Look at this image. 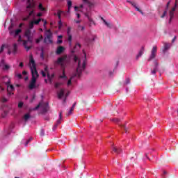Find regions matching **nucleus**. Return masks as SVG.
Segmentation results:
<instances>
[{
	"instance_id": "obj_1",
	"label": "nucleus",
	"mask_w": 178,
	"mask_h": 178,
	"mask_svg": "<svg viewBox=\"0 0 178 178\" xmlns=\"http://www.w3.org/2000/svg\"><path fill=\"white\" fill-rule=\"evenodd\" d=\"M83 52L85 56V59L82 63L81 60H80V59L76 57V56H74V62H77L78 60V65L76 67V74H74L73 75V77H76V76H78V77H80V76H81V73H83V72H84L86 69V65H87V54H86V51H84V50H83Z\"/></svg>"
},
{
	"instance_id": "obj_2",
	"label": "nucleus",
	"mask_w": 178,
	"mask_h": 178,
	"mask_svg": "<svg viewBox=\"0 0 178 178\" xmlns=\"http://www.w3.org/2000/svg\"><path fill=\"white\" fill-rule=\"evenodd\" d=\"M24 36L27 38V40H23V45L26 49V51L29 52L31 49V44H33V33H31V30L26 29Z\"/></svg>"
},
{
	"instance_id": "obj_3",
	"label": "nucleus",
	"mask_w": 178,
	"mask_h": 178,
	"mask_svg": "<svg viewBox=\"0 0 178 178\" xmlns=\"http://www.w3.org/2000/svg\"><path fill=\"white\" fill-rule=\"evenodd\" d=\"M3 86H7V91L9 92L10 91H13L15 90V87L13 85H10V80L8 76H3L0 79V89L1 91H5V88Z\"/></svg>"
},
{
	"instance_id": "obj_4",
	"label": "nucleus",
	"mask_w": 178,
	"mask_h": 178,
	"mask_svg": "<svg viewBox=\"0 0 178 178\" xmlns=\"http://www.w3.org/2000/svg\"><path fill=\"white\" fill-rule=\"evenodd\" d=\"M69 59H67V55H64L61 57H59L57 60L54 61V65H60L63 69H65V65L68 63Z\"/></svg>"
},
{
	"instance_id": "obj_5",
	"label": "nucleus",
	"mask_w": 178,
	"mask_h": 178,
	"mask_svg": "<svg viewBox=\"0 0 178 178\" xmlns=\"http://www.w3.org/2000/svg\"><path fill=\"white\" fill-rule=\"evenodd\" d=\"M157 51H158V47L156 46H154L151 51V55L149 58L147 59L148 62H151L152 59H155L156 56Z\"/></svg>"
},
{
	"instance_id": "obj_6",
	"label": "nucleus",
	"mask_w": 178,
	"mask_h": 178,
	"mask_svg": "<svg viewBox=\"0 0 178 178\" xmlns=\"http://www.w3.org/2000/svg\"><path fill=\"white\" fill-rule=\"evenodd\" d=\"M177 4H178V0H176L175 6L171 9V10H170V20H169L170 24L172 22V19L175 16V12L176 11V8H177Z\"/></svg>"
},
{
	"instance_id": "obj_7",
	"label": "nucleus",
	"mask_w": 178,
	"mask_h": 178,
	"mask_svg": "<svg viewBox=\"0 0 178 178\" xmlns=\"http://www.w3.org/2000/svg\"><path fill=\"white\" fill-rule=\"evenodd\" d=\"M45 35L46 37L44 38V42L47 44V41H49V44H52V40H51V38H52V33H51V31H47Z\"/></svg>"
},
{
	"instance_id": "obj_8",
	"label": "nucleus",
	"mask_w": 178,
	"mask_h": 178,
	"mask_svg": "<svg viewBox=\"0 0 178 178\" xmlns=\"http://www.w3.org/2000/svg\"><path fill=\"white\" fill-rule=\"evenodd\" d=\"M34 8H35V6ZM34 8H27V1H26V12H29V15L28 17H24L23 19L24 21L26 22V21L29 20L30 16H34Z\"/></svg>"
},
{
	"instance_id": "obj_9",
	"label": "nucleus",
	"mask_w": 178,
	"mask_h": 178,
	"mask_svg": "<svg viewBox=\"0 0 178 178\" xmlns=\"http://www.w3.org/2000/svg\"><path fill=\"white\" fill-rule=\"evenodd\" d=\"M35 83H37V77H32L29 86V90H34L35 88Z\"/></svg>"
},
{
	"instance_id": "obj_10",
	"label": "nucleus",
	"mask_w": 178,
	"mask_h": 178,
	"mask_svg": "<svg viewBox=\"0 0 178 178\" xmlns=\"http://www.w3.org/2000/svg\"><path fill=\"white\" fill-rule=\"evenodd\" d=\"M127 2H128V3L131 4V6H134V8H135V9H136L137 12H140V13H141V15H144V13H143V10H141L138 8V7L137 6V3H136V2L129 1V0H127Z\"/></svg>"
},
{
	"instance_id": "obj_11",
	"label": "nucleus",
	"mask_w": 178,
	"mask_h": 178,
	"mask_svg": "<svg viewBox=\"0 0 178 178\" xmlns=\"http://www.w3.org/2000/svg\"><path fill=\"white\" fill-rule=\"evenodd\" d=\"M42 106V113H47L48 112V109H49L48 103H44L41 105Z\"/></svg>"
},
{
	"instance_id": "obj_12",
	"label": "nucleus",
	"mask_w": 178,
	"mask_h": 178,
	"mask_svg": "<svg viewBox=\"0 0 178 178\" xmlns=\"http://www.w3.org/2000/svg\"><path fill=\"white\" fill-rule=\"evenodd\" d=\"M154 67L151 71L152 74H156V72L158 71V66H159V63H158L157 60H154Z\"/></svg>"
},
{
	"instance_id": "obj_13",
	"label": "nucleus",
	"mask_w": 178,
	"mask_h": 178,
	"mask_svg": "<svg viewBox=\"0 0 178 178\" xmlns=\"http://www.w3.org/2000/svg\"><path fill=\"white\" fill-rule=\"evenodd\" d=\"M62 112H60L59 113V119L56 121V124L54 126V129H56L59 124L62 123Z\"/></svg>"
},
{
	"instance_id": "obj_14",
	"label": "nucleus",
	"mask_w": 178,
	"mask_h": 178,
	"mask_svg": "<svg viewBox=\"0 0 178 178\" xmlns=\"http://www.w3.org/2000/svg\"><path fill=\"white\" fill-rule=\"evenodd\" d=\"M35 6V3L34 0H27V9H30V8H34Z\"/></svg>"
},
{
	"instance_id": "obj_15",
	"label": "nucleus",
	"mask_w": 178,
	"mask_h": 178,
	"mask_svg": "<svg viewBox=\"0 0 178 178\" xmlns=\"http://www.w3.org/2000/svg\"><path fill=\"white\" fill-rule=\"evenodd\" d=\"M22 33V29H17L16 31H10V35H13V37H17V35H19Z\"/></svg>"
},
{
	"instance_id": "obj_16",
	"label": "nucleus",
	"mask_w": 178,
	"mask_h": 178,
	"mask_svg": "<svg viewBox=\"0 0 178 178\" xmlns=\"http://www.w3.org/2000/svg\"><path fill=\"white\" fill-rule=\"evenodd\" d=\"M63 51H65V47H63V46H59L58 47H57L56 54V55H60L63 54Z\"/></svg>"
},
{
	"instance_id": "obj_17",
	"label": "nucleus",
	"mask_w": 178,
	"mask_h": 178,
	"mask_svg": "<svg viewBox=\"0 0 178 178\" xmlns=\"http://www.w3.org/2000/svg\"><path fill=\"white\" fill-rule=\"evenodd\" d=\"M31 74H32V77H38V72H37V67H35L34 68H31Z\"/></svg>"
},
{
	"instance_id": "obj_18",
	"label": "nucleus",
	"mask_w": 178,
	"mask_h": 178,
	"mask_svg": "<svg viewBox=\"0 0 178 178\" xmlns=\"http://www.w3.org/2000/svg\"><path fill=\"white\" fill-rule=\"evenodd\" d=\"M65 97V89H60L59 92L58 93V99H62V97Z\"/></svg>"
},
{
	"instance_id": "obj_19",
	"label": "nucleus",
	"mask_w": 178,
	"mask_h": 178,
	"mask_svg": "<svg viewBox=\"0 0 178 178\" xmlns=\"http://www.w3.org/2000/svg\"><path fill=\"white\" fill-rule=\"evenodd\" d=\"M30 67L31 69H35V61L34 60V58L33 57H31L30 58Z\"/></svg>"
},
{
	"instance_id": "obj_20",
	"label": "nucleus",
	"mask_w": 178,
	"mask_h": 178,
	"mask_svg": "<svg viewBox=\"0 0 178 178\" xmlns=\"http://www.w3.org/2000/svg\"><path fill=\"white\" fill-rule=\"evenodd\" d=\"M172 47V44L170 43H164V49L163 50V52H166L168 49H169Z\"/></svg>"
},
{
	"instance_id": "obj_21",
	"label": "nucleus",
	"mask_w": 178,
	"mask_h": 178,
	"mask_svg": "<svg viewBox=\"0 0 178 178\" xmlns=\"http://www.w3.org/2000/svg\"><path fill=\"white\" fill-rule=\"evenodd\" d=\"M59 79H65V80H67V76H66V71L65 70V68H63V75H60Z\"/></svg>"
},
{
	"instance_id": "obj_22",
	"label": "nucleus",
	"mask_w": 178,
	"mask_h": 178,
	"mask_svg": "<svg viewBox=\"0 0 178 178\" xmlns=\"http://www.w3.org/2000/svg\"><path fill=\"white\" fill-rule=\"evenodd\" d=\"M143 54H144V47H143L141 48V49L140 50L139 53L136 56V59H138V58H140V56H143Z\"/></svg>"
},
{
	"instance_id": "obj_23",
	"label": "nucleus",
	"mask_w": 178,
	"mask_h": 178,
	"mask_svg": "<svg viewBox=\"0 0 178 178\" xmlns=\"http://www.w3.org/2000/svg\"><path fill=\"white\" fill-rule=\"evenodd\" d=\"M113 152H115V154H120L122 152V149L118 148L116 147H113Z\"/></svg>"
},
{
	"instance_id": "obj_24",
	"label": "nucleus",
	"mask_w": 178,
	"mask_h": 178,
	"mask_svg": "<svg viewBox=\"0 0 178 178\" xmlns=\"http://www.w3.org/2000/svg\"><path fill=\"white\" fill-rule=\"evenodd\" d=\"M67 6H68L67 13H69L72 8V0H67Z\"/></svg>"
},
{
	"instance_id": "obj_25",
	"label": "nucleus",
	"mask_w": 178,
	"mask_h": 178,
	"mask_svg": "<svg viewBox=\"0 0 178 178\" xmlns=\"http://www.w3.org/2000/svg\"><path fill=\"white\" fill-rule=\"evenodd\" d=\"M65 84V83L63 82H57L55 83V88H59V87H60V86H63Z\"/></svg>"
},
{
	"instance_id": "obj_26",
	"label": "nucleus",
	"mask_w": 178,
	"mask_h": 178,
	"mask_svg": "<svg viewBox=\"0 0 178 178\" xmlns=\"http://www.w3.org/2000/svg\"><path fill=\"white\" fill-rule=\"evenodd\" d=\"M30 118H31L30 114H29V113L25 114L24 115V122H27V120H29V119H30Z\"/></svg>"
},
{
	"instance_id": "obj_27",
	"label": "nucleus",
	"mask_w": 178,
	"mask_h": 178,
	"mask_svg": "<svg viewBox=\"0 0 178 178\" xmlns=\"http://www.w3.org/2000/svg\"><path fill=\"white\" fill-rule=\"evenodd\" d=\"M16 52H17V44H16V43H15L13 44V54H14V55H15L16 54Z\"/></svg>"
},
{
	"instance_id": "obj_28",
	"label": "nucleus",
	"mask_w": 178,
	"mask_h": 178,
	"mask_svg": "<svg viewBox=\"0 0 178 178\" xmlns=\"http://www.w3.org/2000/svg\"><path fill=\"white\" fill-rule=\"evenodd\" d=\"M86 17H88V21L90 22V24H94V21H92V19H91L88 13H85Z\"/></svg>"
},
{
	"instance_id": "obj_29",
	"label": "nucleus",
	"mask_w": 178,
	"mask_h": 178,
	"mask_svg": "<svg viewBox=\"0 0 178 178\" xmlns=\"http://www.w3.org/2000/svg\"><path fill=\"white\" fill-rule=\"evenodd\" d=\"M94 40H95V38H92V39L86 38L85 42H87L88 45V44H91V42H92V41H94Z\"/></svg>"
},
{
	"instance_id": "obj_30",
	"label": "nucleus",
	"mask_w": 178,
	"mask_h": 178,
	"mask_svg": "<svg viewBox=\"0 0 178 178\" xmlns=\"http://www.w3.org/2000/svg\"><path fill=\"white\" fill-rule=\"evenodd\" d=\"M38 9H40V10H41L42 12L45 11V8H44V6H42V3H40L38 5Z\"/></svg>"
},
{
	"instance_id": "obj_31",
	"label": "nucleus",
	"mask_w": 178,
	"mask_h": 178,
	"mask_svg": "<svg viewBox=\"0 0 178 178\" xmlns=\"http://www.w3.org/2000/svg\"><path fill=\"white\" fill-rule=\"evenodd\" d=\"M73 111H74V108L72 107L70 110V111L66 114V116H70L73 113Z\"/></svg>"
},
{
	"instance_id": "obj_32",
	"label": "nucleus",
	"mask_w": 178,
	"mask_h": 178,
	"mask_svg": "<svg viewBox=\"0 0 178 178\" xmlns=\"http://www.w3.org/2000/svg\"><path fill=\"white\" fill-rule=\"evenodd\" d=\"M44 37L42 35H40V37L38 39H36V44H40L42 40H43Z\"/></svg>"
},
{
	"instance_id": "obj_33",
	"label": "nucleus",
	"mask_w": 178,
	"mask_h": 178,
	"mask_svg": "<svg viewBox=\"0 0 178 178\" xmlns=\"http://www.w3.org/2000/svg\"><path fill=\"white\" fill-rule=\"evenodd\" d=\"M40 22H41V18H39L37 20H34V21H32V22L33 23V24H40Z\"/></svg>"
},
{
	"instance_id": "obj_34",
	"label": "nucleus",
	"mask_w": 178,
	"mask_h": 178,
	"mask_svg": "<svg viewBox=\"0 0 178 178\" xmlns=\"http://www.w3.org/2000/svg\"><path fill=\"white\" fill-rule=\"evenodd\" d=\"M124 84L125 86H127V84H130V78H127V79H125V81H124Z\"/></svg>"
},
{
	"instance_id": "obj_35",
	"label": "nucleus",
	"mask_w": 178,
	"mask_h": 178,
	"mask_svg": "<svg viewBox=\"0 0 178 178\" xmlns=\"http://www.w3.org/2000/svg\"><path fill=\"white\" fill-rule=\"evenodd\" d=\"M60 15H62V11H61V10H58V12H57V16H58L59 20L61 19V16H60Z\"/></svg>"
},
{
	"instance_id": "obj_36",
	"label": "nucleus",
	"mask_w": 178,
	"mask_h": 178,
	"mask_svg": "<svg viewBox=\"0 0 178 178\" xmlns=\"http://www.w3.org/2000/svg\"><path fill=\"white\" fill-rule=\"evenodd\" d=\"M67 40L69 41L70 44H72V34L70 35H67Z\"/></svg>"
},
{
	"instance_id": "obj_37",
	"label": "nucleus",
	"mask_w": 178,
	"mask_h": 178,
	"mask_svg": "<svg viewBox=\"0 0 178 178\" xmlns=\"http://www.w3.org/2000/svg\"><path fill=\"white\" fill-rule=\"evenodd\" d=\"M71 31H72V27L69 26L67 29V35L72 34L70 33Z\"/></svg>"
},
{
	"instance_id": "obj_38",
	"label": "nucleus",
	"mask_w": 178,
	"mask_h": 178,
	"mask_svg": "<svg viewBox=\"0 0 178 178\" xmlns=\"http://www.w3.org/2000/svg\"><path fill=\"white\" fill-rule=\"evenodd\" d=\"M10 69V66L9 65H4L3 70H9Z\"/></svg>"
},
{
	"instance_id": "obj_39",
	"label": "nucleus",
	"mask_w": 178,
	"mask_h": 178,
	"mask_svg": "<svg viewBox=\"0 0 178 178\" xmlns=\"http://www.w3.org/2000/svg\"><path fill=\"white\" fill-rule=\"evenodd\" d=\"M120 126L122 129V130H124V131L127 133V128L126 127V126H124V125H120Z\"/></svg>"
},
{
	"instance_id": "obj_40",
	"label": "nucleus",
	"mask_w": 178,
	"mask_h": 178,
	"mask_svg": "<svg viewBox=\"0 0 178 178\" xmlns=\"http://www.w3.org/2000/svg\"><path fill=\"white\" fill-rule=\"evenodd\" d=\"M40 136L42 137L44 136H45V131H44V129H41L40 132Z\"/></svg>"
},
{
	"instance_id": "obj_41",
	"label": "nucleus",
	"mask_w": 178,
	"mask_h": 178,
	"mask_svg": "<svg viewBox=\"0 0 178 178\" xmlns=\"http://www.w3.org/2000/svg\"><path fill=\"white\" fill-rule=\"evenodd\" d=\"M4 49H5V44H2L0 49V54H2Z\"/></svg>"
},
{
	"instance_id": "obj_42",
	"label": "nucleus",
	"mask_w": 178,
	"mask_h": 178,
	"mask_svg": "<svg viewBox=\"0 0 178 178\" xmlns=\"http://www.w3.org/2000/svg\"><path fill=\"white\" fill-rule=\"evenodd\" d=\"M166 13H168V10H165L161 16V19H163L166 16Z\"/></svg>"
},
{
	"instance_id": "obj_43",
	"label": "nucleus",
	"mask_w": 178,
	"mask_h": 178,
	"mask_svg": "<svg viewBox=\"0 0 178 178\" xmlns=\"http://www.w3.org/2000/svg\"><path fill=\"white\" fill-rule=\"evenodd\" d=\"M33 27H34V22H33V21H32L29 23V29H33Z\"/></svg>"
},
{
	"instance_id": "obj_44",
	"label": "nucleus",
	"mask_w": 178,
	"mask_h": 178,
	"mask_svg": "<svg viewBox=\"0 0 178 178\" xmlns=\"http://www.w3.org/2000/svg\"><path fill=\"white\" fill-rule=\"evenodd\" d=\"M69 94H70V92H67L65 95V98L64 99V102H66V98H67V97H69Z\"/></svg>"
},
{
	"instance_id": "obj_45",
	"label": "nucleus",
	"mask_w": 178,
	"mask_h": 178,
	"mask_svg": "<svg viewBox=\"0 0 178 178\" xmlns=\"http://www.w3.org/2000/svg\"><path fill=\"white\" fill-rule=\"evenodd\" d=\"M113 122H115V123H119V122H120V120L119 118H114L113 120Z\"/></svg>"
},
{
	"instance_id": "obj_46",
	"label": "nucleus",
	"mask_w": 178,
	"mask_h": 178,
	"mask_svg": "<svg viewBox=\"0 0 178 178\" xmlns=\"http://www.w3.org/2000/svg\"><path fill=\"white\" fill-rule=\"evenodd\" d=\"M24 103L22 102H20L18 104V108H23Z\"/></svg>"
},
{
	"instance_id": "obj_47",
	"label": "nucleus",
	"mask_w": 178,
	"mask_h": 178,
	"mask_svg": "<svg viewBox=\"0 0 178 178\" xmlns=\"http://www.w3.org/2000/svg\"><path fill=\"white\" fill-rule=\"evenodd\" d=\"M137 159V154H133L132 156L131 157V159Z\"/></svg>"
},
{
	"instance_id": "obj_48",
	"label": "nucleus",
	"mask_w": 178,
	"mask_h": 178,
	"mask_svg": "<svg viewBox=\"0 0 178 178\" xmlns=\"http://www.w3.org/2000/svg\"><path fill=\"white\" fill-rule=\"evenodd\" d=\"M1 102H3V103L8 102V99H6L5 97H2L1 98Z\"/></svg>"
},
{
	"instance_id": "obj_49",
	"label": "nucleus",
	"mask_w": 178,
	"mask_h": 178,
	"mask_svg": "<svg viewBox=\"0 0 178 178\" xmlns=\"http://www.w3.org/2000/svg\"><path fill=\"white\" fill-rule=\"evenodd\" d=\"M63 24H62V20L60 19V21L58 22V29H60V27H62Z\"/></svg>"
},
{
	"instance_id": "obj_50",
	"label": "nucleus",
	"mask_w": 178,
	"mask_h": 178,
	"mask_svg": "<svg viewBox=\"0 0 178 178\" xmlns=\"http://www.w3.org/2000/svg\"><path fill=\"white\" fill-rule=\"evenodd\" d=\"M42 106L41 103H39V105L35 106L34 108H33V111H37V109H38V108H40V106Z\"/></svg>"
},
{
	"instance_id": "obj_51",
	"label": "nucleus",
	"mask_w": 178,
	"mask_h": 178,
	"mask_svg": "<svg viewBox=\"0 0 178 178\" xmlns=\"http://www.w3.org/2000/svg\"><path fill=\"white\" fill-rule=\"evenodd\" d=\"M31 140H33V138H30L29 139H28L26 142L25 145H28L30 141H31Z\"/></svg>"
},
{
	"instance_id": "obj_52",
	"label": "nucleus",
	"mask_w": 178,
	"mask_h": 178,
	"mask_svg": "<svg viewBox=\"0 0 178 178\" xmlns=\"http://www.w3.org/2000/svg\"><path fill=\"white\" fill-rule=\"evenodd\" d=\"M84 3H88V5H91V2L88 1V0H82Z\"/></svg>"
},
{
	"instance_id": "obj_53",
	"label": "nucleus",
	"mask_w": 178,
	"mask_h": 178,
	"mask_svg": "<svg viewBox=\"0 0 178 178\" xmlns=\"http://www.w3.org/2000/svg\"><path fill=\"white\" fill-rule=\"evenodd\" d=\"M170 5V1H168L166 4L165 10H168L169 9V6Z\"/></svg>"
},
{
	"instance_id": "obj_54",
	"label": "nucleus",
	"mask_w": 178,
	"mask_h": 178,
	"mask_svg": "<svg viewBox=\"0 0 178 178\" xmlns=\"http://www.w3.org/2000/svg\"><path fill=\"white\" fill-rule=\"evenodd\" d=\"M72 78H70V79L68 80V81H67V86H70V85L72 84Z\"/></svg>"
},
{
	"instance_id": "obj_55",
	"label": "nucleus",
	"mask_w": 178,
	"mask_h": 178,
	"mask_svg": "<svg viewBox=\"0 0 178 178\" xmlns=\"http://www.w3.org/2000/svg\"><path fill=\"white\" fill-rule=\"evenodd\" d=\"M41 74L43 77H47V74L44 71H41Z\"/></svg>"
},
{
	"instance_id": "obj_56",
	"label": "nucleus",
	"mask_w": 178,
	"mask_h": 178,
	"mask_svg": "<svg viewBox=\"0 0 178 178\" xmlns=\"http://www.w3.org/2000/svg\"><path fill=\"white\" fill-rule=\"evenodd\" d=\"M104 24H106V26H107V27H112V25H111V24L108 23V22H106L104 23Z\"/></svg>"
},
{
	"instance_id": "obj_57",
	"label": "nucleus",
	"mask_w": 178,
	"mask_h": 178,
	"mask_svg": "<svg viewBox=\"0 0 178 178\" xmlns=\"http://www.w3.org/2000/svg\"><path fill=\"white\" fill-rule=\"evenodd\" d=\"M40 57L42 58V59H44V51H42L41 54H40Z\"/></svg>"
},
{
	"instance_id": "obj_58",
	"label": "nucleus",
	"mask_w": 178,
	"mask_h": 178,
	"mask_svg": "<svg viewBox=\"0 0 178 178\" xmlns=\"http://www.w3.org/2000/svg\"><path fill=\"white\" fill-rule=\"evenodd\" d=\"M77 47L79 48H81V44H80V43H76V45H75V48H77Z\"/></svg>"
},
{
	"instance_id": "obj_59",
	"label": "nucleus",
	"mask_w": 178,
	"mask_h": 178,
	"mask_svg": "<svg viewBox=\"0 0 178 178\" xmlns=\"http://www.w3.org/2000/svg\"><path fill=\"white\" fill-rule=\"evenodd\" d=\"M17 77H18V79H23V76H22V74H17Z\"/></svg>"
},
{
	"instance_id": "obj_60",
	"label": "nucleus",
	"mask_w": 178,
	"mask_h": 178,
	"mask_svg": "<svg viewBox=\"0 0 178 178\" xmlns=\"http://www.w3.org/2000/svg\"><path fill=\"white\" fill-rule=\"evenodd\" d=\"M63 42V40L58 39L57 44H62Z\"/></svg>"
},
{
	"instance_id": "obj_61",
	"label": "nucleus",
	"mask_w": 178,
	"mask_h": 178,
	"mask_svg": "<svg viewBox=\"0 0 178 178\" xmlns=\"http://www.w3.org/2000/svg\"><path fill=\"white\" fill-rule=\"evenodd\" d=\"M74 22H75V23H76V24H79L81 23V21H80V20L74 19Z\"/></svg>"
},
{
	"instance_id": "obj_62",
	"label": "nucleus",
	"mask_w": 178,
	"mask_h": 178,
	"mask_svg": "<svg viewBox=\"0 0 178 178\" xmlns=\"http://www.w3.org/2000/svg\"><path fill=\"white\" fill-rule=\"evenodd\" d=\"M37 16H38V17H41V16H42V13H39L37 14Z\"/></svg>"
},
{
	"instance_id": "obj_63",
	"label": "nucleus",
	"mask_w": 178,
	"mask_h": 178,
	"mask_svg": "<svg viewBox=\"0 0 178 178\" xmlns=\"http://www.w3.org/2000/svg\"><path fill=\"white\" fill-rule=\"evenodd\" d=\"M23 66H24V65L23 64L22 62H21V63H19V67H23Z\"/></svg>"
},
{
	"instance_id": "obj_64",
	"label": "nucleus",
	"mask_w": 178,
	"mask_h": 178,
	"mask_svg": "<svg viewBox=\"0 0 178 178\" xmlns=\"http://www.w3.org/2000/svg\"><path fill=\"white\" fill-rule=\"evenodd\" d=\"M176 38H177V37L175 36L172 40V42H175V41H176Z\"/></svg>"
}]
</instances>
